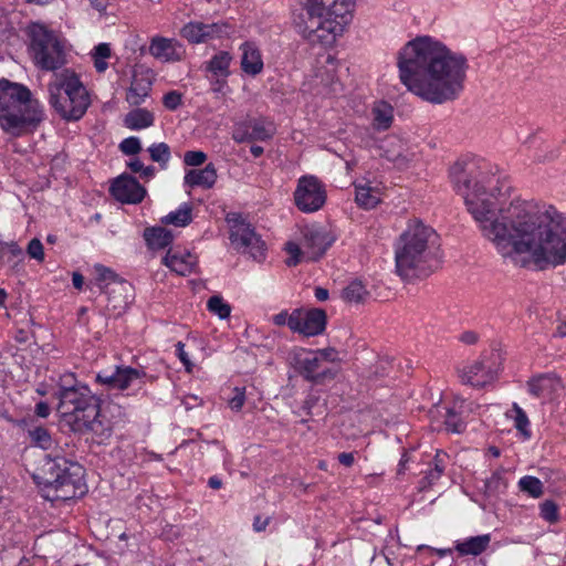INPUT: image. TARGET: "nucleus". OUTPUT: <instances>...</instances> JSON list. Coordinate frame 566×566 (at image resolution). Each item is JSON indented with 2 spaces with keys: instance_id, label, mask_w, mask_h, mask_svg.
<instances>
[{
  "instance_id": "f257e3e1",
  "label": "nucleus",
  "mask_w": 566,
  "mask_h": 566,
  "mask_svg": "<svg viewBox=\"0 0 566 566\" xmlns=\"http://www.w3.org/2000/svg\"><path fill=\"white\" fill-rule=\"evenodd\" d=\"M454 190L463 197L469 213L497 252L520 268L546 270L566 262V216L549 207L544 212L520 201L502 206V188L486 191L491 184L490 165L481 158L464 157L450 168Z\"/></svg>"
},
{
  "instance_id": "f03ea898",
  "label": "nucleus",
  "mask_w": 566,
  "mask_h": 566,
  "mask_svg": "<svg viewBox=\"0 0 566 566\" xmlns=\"http://www.w3.org/2000/svg\"><path fill=\"white\" fill-rule=\"evenodd\" d=\"M401 83L421 99L444 104L457 99L464 88L467 57L452 52L430 36H418L398 52Z\"/></svg>"
},
{
  "instance_id": "7ed1b4c3",
  "label": "nucleus",
  "mask_w": 566,
  "mask_h": 566,
  "mask_svg": "<svg viewBox=\"0 0 566 566\" xmlns=\"http://www.w3.org/2000/svg\"><path fill=\"white\" fill-rule=\"evenodd\" d=\"M397 273L405 279L428 276L439 265L438 234L421 221H412L400 234L395 252Z\"/></svg>"
},
{
  "instance_id": "20e7f679",
  "label": "nucleus",
  "mask_w": 566,
  "mask_h": 566,
  "mask_svg": "<svg viewBox=\"0 0 566 566\" xmlns=\"http://www.w3.org/2000/svg\"><path fill=\"white\" fill-rule=\"evenodd\" d=\"M33 480L42 496L51 502L69 501L86 493L83 467L64 457L45 455Z\"/></svg>"
},
{
  "instance_id": "39448f33",
  "label": "nucleus",
  "mask_w": 566,
  "mask_h": 566,
  "mask_svg": "<svg viewBox=\"0 0 566 566\" xmlns=\"http://www.w3.org/2000/svg\"><path fill=\"white\" fill-rule=\"evenodd\" d=\"M354 2L355 0H298L300 9L293 15V23L306 40L326 41L336 30V19L345 18Z\"/></svg>"
},
{
  "instance_id": "423d86ee",
  "label": "nucleus",
  "mask_w": 566,
  "mask_h": 566,
  "mask_svg": "<svg viewBox=\"0 0 566 566\" xmlns=\"http://www.w3.org/2000/svg\"><path fill=\"white\" fill-rule=\"evenodd\" d=\"M41 104L31 97L30 90L19 83L0 78V126L20 135L43 120Z\"/></svg>"
},
{
  "instance_id": "0eeeda50",
  "label": "nucleus",
  "mask_w": 566,
  "mask_h": 566,
  "mask_svg": "<svg viewBox=\"0 0 566 566\" xmlns=\"http://www.w3.org/2000/svg\"><path fill=\"white\" fill-rule=\"evenodd\" d=\"M49 101L55 112L65 120H78L86 113L91 99L87 90L77 75L64 72L49 84Z\"/></svg>"
},
{
  "instance_id": "6e6552de",
  "label": "nucleus",
  "mask_w": 566,
  "mask_h": 566,
  "mask_svg": "<svg viewBox=\"0 0 566 566\" xmlns=\"http://www.w3.org/2000/svg\"><path fill=\"white\" fill-rule=\"evenodd\" d=\"M71 376L62 378V384L55 394L59 399L56 407L63 422L72 430L80 421L96 415L101 399L84 384H71Z\"/></svg>"
},
{
  "instance_id": "1a4fd4ad",
  "label": "nucleus",
  "mask_w": 566,
  "mask_h": 566,
  "mask_svg": "<svg viewBox=\"0 0 566 566\" xmlns=\"http://www.w3.org/2000/svg\"><path fill=\"white\" fill-rule=\"evenodd\" d=\"M29 52L35 64L44 71H55L66 63L65 40L45 24L33 22L27 28Z\"/></svg>"
},
{
  "instance_id": "9d476101",
  "label": "nucleus",
  "mask_w": 566,
  "mask_h": 566,
  "mask_svg": "<svg viewBox=\"0 0 566 566\" xmlns=\"http://www.w3.org/2000/svg\"><path fill=\"white\" fill-rule=\"evenodd\" d=\"M302 233V248L294 242H287L285 245L290 255L286 260L289 266H295L302 260L317 261L335 241V237L322 227H306Z\"/></svg>"
},
{
  "instance_id": "9b49d317",
  "label": "nucleus",
  "mask_w": 566,
  "mask_h": 566,
  "mask_svg": "<svg viewBox=\"0 0 566 566\" xmlns=\"http://www.w3.org/2000/svg\"><path fill=\"white\" fill-rule=\"evenodd\" d=\"M227 221L230 226V241L234 249L250 254L253 260L261 261L264 258L265 244L254 228L239 213H229Z\"/></svg>"
},
{
  "instance_id": "f8f14e48",
  "label": "nucleus",
  "mask_w": 566,
  "mask_h": 566,
  "mask_svg": "<svg viewBox=\"0 0 566 566\" xmlns=\"http://www.w3.org/2000/svg\"><path fill=\"white\" fill-rule=\"evenodd\" d=\"M276 127L264 117H248L233 126L232 139L235 143L268 142L273 138Z\"/></svg>"
},
{
  "instance_id": "ddd939ff",
  "label": "nucleus",
  "mask_w": 566,
  "mask_h": 566,
  "mask_svg": "<svg viewBox=\"0 0 566 566\" xmlns=\"http://www.w3.org/2000/svg\"><path fill=\"white\" fill-rule=\"evenodd\" d=\"M296 207L303 212L319 210L326 200V192L322 182L314 176H304L298 179L294 192Z\"/></svg>"
},
{
  "instance_id": "4468645a",
  "label": "nucleus",
  "mask_w": 566,
  "mask_h": 566,
  "mask_svg": "<svg viewBox=\"0 0 566 566\" xmlns=\"http://www.w3.org/2000/svg\"><path fill=\"white\" fill-rule=\"evenodd\" d=\"M146 373L144 370L129 366H116L114 371H101L96 376V381L105 385L108 389L126 390L132 386L144 385Z\"/></svg>"
},
{
  "instance_id": "2eb2a0df",
  "label": "nucleus",
  "mask_w": 566,
  "mask_h": 566,
  "mask_svg": "<svg viewBox=\"0 0 566 566\" xmlns=\"http://www.w3.org/2000/svg\"><path fill=\"white\" fill-rule=\"evenodd\" d=\"M327 316L324 310L296 308L292 312L290 329L304 336H316L322 334L326 327Z\"/></svg>"
},
{
  "instance_id": "dca6fc26",
  "label": "nucleus",
  "mask_w": 566,
  "mask_h": 566,
  "mask_svg": "<svg viewBox=\"0 0 566 566\" xmlns=\"http://www.w3.org/2000/svg\"><path fill=\"white\" fill-rule=\"evenodd\" d=\"M232 28L227 22L203 23L200 21H191L184 25L180 31L182 38L190 43H202L211 39L229 35Z\"/></svg>"
},
{
  "instance_id": "f3484780",
  "label": "nucleus",
  "mask_w": 566,
  "mask_h": 566,
  "mask_svg": "<svg viewBox=\"0 0 566 566\" xmlns=\"http://www.w3.org/2000/svg\"><path fill=\"white\" fill-rule=\"evenodd\" d=\"M315 352H304L296 358L300 374L313 382H323L326 379L335 378L338 369L336 366L326 367L319 360Z\"/></svg>"
},
{
  "instance_id": "a211bd4d",
  "label": "nucleus",
  "mask_w": 566,
  "mask_h": 566,
  "mask_svg": "<svg viewBox=\"0 0 566 566\" xmlns=\"http://www.w3.org/2000/svg\"><path fill=\"white\" fill-rule=\"evenodd\" d=\"M71 431L80 434L91 433L93 440L101 444L111 438L113 428L111 421L101 415V405H98L96 415L84 418Z\"/></svg>"
},
{
  "instance_id": "6ab92c4d",
  "label": "nucleus",
  "mask_w": 566,
  "mask_h": 566,
  "mask_svg": "<svg viewBox=\"0 0 566 566\" xmlns=\"http://www.w3.org/2000/svg\"><path fill=\"white\" fill-rule=\"evenodd\" d=\"M109 191L116 200L124 203H138L146 195V189L129 175L116 178L111 185Z\"/></svg>"
},
{
  "instance_id": "aec40b11",
  "label": "nucleus",
  "mask_w": 566,
  "mask_h": 566,
  "mask_svg": "<svg viewBox=\"0 0 566 566\" xmlns=\"http://www.w3.org/2000/svg\"><path fill=\"white\" fill-rule=\"evenodd\" d=\"M562 387L560 379L554 374L537 375L527 381L528 392L544 401L552 400Z\"/></svg>"
},
{
  "instance_id": "412c9836",
  "label": "nucleus",
  "mask_w": 566,
  "mask_h": 566,
  "mask_svg": "<svg viewBox=\"0 0 566 566\" xmlns=\"http://www.w3.org/2000/svg\"><path fill=\"white\" fill-rule=\"evenodd\" d=\"M181 45L174 39L155 36L149 45V53L164 62H175L181 59Z\"/></svg>"
},
{
  "instance_id": "4be33fe9",
  "label": "nucleus",
  "mask_w": 566,
  "mask_h": 566,
  "mask_svg": "<svg viewBox=\"0 0 566 566\" xmlns=\"http://www.w3.org/2000/svg\"><path fill=\"white\" fill-rule=\"evenodd\" d=\"M163 263L171 271L185 276L193 271L197 258L188 251L169 250L164 256Z\"/></svg>"
},
{
  "instance_id": "5701e85b",
  "label": "nucleus",
  "mask_w": 566,
  "mask_h": 566,
  "mask_svg": "<svg viewBox=\"0 0 566 566\" xmlns=\"http://www.w3.org/2000/svg\"><path fill=\"white\" fill-rule=\"evenodd\" d=\"M494 377L495 371L491 367H486L483 360L474 363L461 375L463 384L478 388L491 382Z\"/></svg>"
},
{
  "instance_id": "b1692460",
  "label": "nucleus",
  "mask_w": 566,
  "mask_h": 566,
  "mask_svg": "<svg viewBox=\"0 0 566 566\" xmlns=\"http://www.w3.org/2000/svg\"><path fill=\"white\" fill-rule=\"evenodd\" d=\"M151 90L150 78L142 73H134L126 101L134 106L140 105Z\"/></svg>"
},
{
  "instance_id": "393cba45",
  "label": "nucleus",
  "mask_w": 566,
  "mask_h": 566,
  "mask_svg": "<svg viewBox=\"0 0 566 566\" xmlns=\"http://www.w3.org/2000/svg\"><path fill=\"white\" fill-rule=\"evenodd\" d=\"M218 175L213 164H208L203 169L189 170L185 176V184L190 187L210 189L214 186Z\"/></svg>"
},
{
  "instance_id": "a878e982",
  "label": "nucleus",
  "mask_w": 566,
  "mask_h": 566,
  "mask_svg": "<svg viewBox=\"0 0 566 566\" xmlns=\"http://www.w3.org/2000/svg\"><path fill=\"white\" fill-rule=\"evenodd\" d=\"M241 67L249 75H256L263 69L260 51L253 43L245 42L241 45Z\"/></svg>"
},
{
  "instance_id": "bb28decb",
  "label": "nucleus",
  "mask_w": 566,
  "mask_h": 566,
  "mask_svg": "<svg viewBox=\"0 0 566 566\" xmlns=\"http://www.w3.org/2000/svg\"><path fill=\"white\" fill-rule=\"evenodd\" d=\"M491 535L483 534L469 537L462 542H457L455 549L460 555L478 556L482 554L490 545Z\"/></svg>"
},
{
  "instance_id": "cd10ccee",
  "label": "nucleus",
  "mask_w": 566,
  "mask_h": 566,
  "mask_svg": "<svg viewBox=\"0 0 566 566\" xmlns=\"http://www.w3.org/2000/svg\"><path fill=\"white\" fill-rule=\"evenodd\" d=\"M144 239L151 250L165 249L172 242V233L163 227H151L144 230Z\"/></svg>"
},
{
  "instance_id": "c85d7f7f",
  "label": "nucleus",
  "mask_w": 566,
  "mask_h": 566,
  "mask_svg": "<svg viewBox=\"0 0 566 566\" xmlns=\"http://www.w3.org/2000/svg\"><path fill=\"white\" fill-rule=\"evenodd\" d=\"M154 114L146 108H135L126 114L124 124L127 128L139 130L154 125Z\"/></svg>"
},
{
  "instance_id": "c756f323",
  "label": "nucleus",
  "mask_w": 566,
  "mask_h": 566,
  "mask_svg": "<svg viewBox=\"0 0 566 566\" xmlns=\"http://www.w3.org/2000/svg\"><path fill=\"white\" fill-rule=\"evenodd\" d=\"M373 127L377 130L388 129L394 119V109L390 104L386 102H378L374 105L373 111Z\"/></svg>"
},
{
  "instance_id": "7c9ffc66",
  "label": "nucleus",
  "mask_w": 566,
  "mask_h": 566,
  "mask_svg": "<svg viewBox=\"0 0 566 566\" xmlns=\"http://www.w3.org/2000/svg\"><path fill=\"white\" fill-rule=\"evenodd\" d=\"M94 270L96 273V280L98 282H107L115 284V287L109 293L118 292L119 294H122L126 293L130 289V285L126 281L120 280L112 269L106 268L102 264H95Z\"/></svg>"
},
{
  "instance_id": "2f4dec72",
  "label": "nucleus",
  "mask_w": 566,
  "mask_h": 566,
  "mask_svg": "<svg viewBox=\"0 0 566 566\" xmlns=\"http://www.w3.org/2000/svg\"><path fill=\"white\" fill-rule=\"evenodd\" d=\"M230 62L231 55L226 51H221L206 63V71L212 73L214 76L227 77L229 75Z\"/></svg>"
},
{
  "instance_id": "473e14b6",
  "label": "nucleus",
  "mask_w": 566,
  "mask_h": 566,
  "mask_svg": "<svg viewBox=\"0 0 566 566\" xmlns=\"http://www.w3.org/2000/svg\"><path fill=\"white\" fill-rule=\"evenodd\" d=\"M27 432L31 443L35 447L43 450H50L54 444V440L49 429L43 426H32Z\"/></svg>"
},
{
  "instance_id": "72a5a7b5",
  "label": "nucleus",
  "mask_w": 566,
  "mask_h": 566,
  "mask_svg": "<svg viewBox=\"0 0 566 566\" xmlns=\"http://www.w3.org/2000/svg\"><path fill=\"white\" fill-rule=\"evenodd\" d=\"M192 208L188 203L181 205L176 211L169 212L161 219L163 223L174 224L176 227H186L192 220Z\"/></svg>"
},
{
  "instance_id": "f704fd0d",
  "label": "nucleus",
  "mask_w": 566,
  "mask_h": 566,
  "mask_svg": "<svg viewBox=\"0 0 566 566\" xmlns=\"http://www.w3.org/2000/svg\"><path fill=\"white\" fill-rule=\"evenodd\" d=\"M355 200L364 209H373L380 201L378 191L369 186H357Z\"/></svg>"
},
{
  "instance_id": "c9c22d12",
  "label": "nucleus",
  "mask_w": 566,
  "mask_h": 566,
  "mask_svg": "<svg viewBox=\"0 0 566 566\" xmlns=\"http://www.w3.org/2000/svg\"><path fill=\"white\" fill-rule=\"evenodd\" d=\"M368 295L369 293L360 281H353L343 290V298L348 303H363Z\"/></svg>"
},
{
  "instance_id": "e433bc0d",
  "label": "nucleus",
  "mask_w": 566,
  "mask_h": 566,
  "mask_svg": "<svg viewBox=\"0 0 566 566\" xmlns=\"http://www.w3.org/2000/svg\"><path fill=\"white\" fill-rule=\"evenodd\" d=\"M148 153L153 161L158 163L165 169L170 160V147L166 143L153 144L148 147Z\"/></svg>"
},
{
  "instance_id": "4c0bfd02",
  "label": "nucleus",
  "mask_w": 566,
  "mask_h": 566,
  "mask_svg": "<svg viewBox=\"0 0 566 566\" xmlns=\"http://www.w3.org/2000/svg\"><path fill=\"white\" fill-rule=\"evenodd\" d=\"M507 483L504 478V470H496L484 482L485 492L489 495L501 493L505 490Z\"/></svg>"
},
{
  "instance_id": "58836bf2",
  "label": "nucleus",
  "mask_w": 566,
  "mask_h": 566,
  "mask_svg": "<svg viewBox=\"0 0 566 566\" xmlns=\"http://www.w3.org/2000/svg\"><path fill=\"white\" fill-rule=\"evenodd\" d=\"M111 56V46L108 43H99L96 45L92 52V57L94 61V67L98 73H103L107 70L108 64L106 59Z\"/></svg>"
},
{
  "instance_id": "ea45409f",
  "label": "nucleus",
  "mask_w": 566,
  "mask_h": 566,
  "mask_svg": "<svg viewBox=\"0 0 566 566\" xmlns=\"http://www.w3.org/2000/svg\"><path fill=\"white\" fill-rule=\"evenodd\" d=\"M207 308L221 319L228 318L231 314V306L220 295L211 296L207 302Z\"/></svg>"
},
{
  "instance_id": "a19ab883",
  "label": "nucleus",
  "mask_w": 566,
  "mask_h": 566,
  "mask_svg": "<svg viewBox=\"0 0 566 566\" xmlns=\"http://www.w3.org/2000/svg\"><path fill=\"white\" fill-rule=\"evenodd\" d=\"M518 486L521 491L536 499L542 496L544 493L541 480L532 475L523 476L518 482Z\"/></svg>"
},
{
  "instance_id": "79ce46f5",
  "label": "nucleus",
  "mask_w": 566,
  "mask_h": 566,
  "mask_svg": "<svg viewBox=\"0 0 566 566\" xmlns=\"http://www.w3.org/2000/svg\"><path fill=\"white\" fill-rule=\"evenodd\" d=\"M462 408L463 406H460V409ZM462 412L463 410L457 411L455 408H450L446 410L444 424L447 427V430L454 433H461L464 430L465 422L460 417V413Z\"/></svg>"
},
{
  "instance_id": "37998d69",
  "label": "nucleus",
  "mask_w": 566,
  "mask_h": 566,
  "mask_svg": "<svg viewBox=\"0 0 566 566\" xmlns=\"http://www.w3.org/2000/svg\"><path fill=\"white\" fill-rule=\"evenodd\" d=\"M512 410L515 412L514 417V426L517 429L518 432L522 433V436L526 439L531 437L530 431V420L525 411L516 403L514 402L512 406Z\"/></svg>"
},
{
  "instance_id": "c03bdc74",
  "label": "nucleus",
  "mask_w": 566,
  "mask_h": 566,
  "mask_svg": "<svg viewBox=\"0 0 566 566\" xmlns=\"http://www.w3.org/2000/svg\"><path fill=\"white\" fill-rule=\"evenodd\" d=\"M1 251H4V253L10 254L8 261H12V270L18 271L20 263L23 262L24 260L22 249L18 244L12 243L10 245L1 247Z\"/></svg>"
},
{
  "instance_id": "a18cd8bd",
  "label": "nucleus",
  "mask_w": 566,
  "mask_h": 566,
  "mask_svg": "<svg viewBox=\"0 0 566 566\" xmlns=\"http://www.w3.org/2000/svg\"><path fill=\"white\" fill-rule=\"evenodd\" d=\"M119 149L123 154L133 156L142 150V144L138 137H127L119 144Z\"/></svg>"
},
{
  "instance_id": "49530a36",
  "label": "nucleus",
  "mask_w": 566,
  "mask_h": 566,
  "mask_svg": "<svg viewBox=\"0 0 566 566\" xmlns=\"http://www.w3.org/2000/svg\"><path fill=\"white\" fill-rule=\"evenodd\" d=\"M541 516L547 522H556L558 520L557 505L555 502L546 500L541 504Z\"/></svg>"
},
{
  "instance_id": "de8ad7c7",
  "label": "nucleus",
  "mask_w": 566,
  "mask_h": 566,
  "mask_svg": "<svg viewBox=\"0 0 566 566\" xmlns=\"http://www.w3.org/2000/svg\"><path fill=\"white\" fill-rule=\"evenodd\" d=\"M164 106L169 111H176L182 104V94L177 91H170L163 97Z\"/></svg>"
},
{
  "instance_id": "09e8293b",
  "label": "nucleus",
  "mask_w": 566,
  "mask_h": 566,
  "mask_svg": "<svg viewBox=\"0 0 566 566\" xmlns=\"http://www.w3.org/2000/svg\"><path fill=\"white\" fill-rule=\"evenodd\" d=\"M207 159V155L201 150H188L185 153L184 163L187 166H201Z\"/></svg>"
},
{
  "instance_id": "8fccbe9b",
  "label": "nucleus",
  "mask_w": 566,
  "mask_h": 566,
  "mask_svg": "<svg viewBox=\"0 0 566 566\" xmlns=\"http://www.w3.org/2000/svg\"><path fill=\"white\" fill-rule=\"evenodd\" d=\"M27 252L30 255V258H32V259H34V260H36L39 262H42L44 260L43 244L36 238L32 239L29 242L28 248H27Z\"/></svg>"
},
{
  "instance_id": "3c124183",
  "label": "nucleus",
  "mask_w": 566,
  "mask_h": 566,
  "mask_svg": "<svg viewBox=\"0 0 566 566\" xmlns=\"http://www.w3.org/2000/svg\"><path fill=\"white\" fill-rule=\"evenodd\" d=\"M233 397L229 400V406L232 410L239 411L244 405L245 401V389L235 387L233 389Z\"/></svg>"
},
{
  "instance_id": "603ef678",
  "label": "nucleus",
  "mask_w": 566,
  "mask_h": 566,
  "mask_svg": "<svg viewBox=\"0 0 566 566\" xmlns=\"http://www.w3.org/2000/svg\"><path fill=\"white\" fill-rule=\"evenodd\" d=\"M315 354L319 356L318 358L323 363V365L325 363H335L339 360L337 350L332 347L315 350Z\"/></svg>"
},
{
  "instance_id": "864d4df0",
  "label": "nucleus",
  "mask_w": 566,
  "mask_h": 566,
  "mask_svg": "<svg viewBox=\"0 0 566 566\" xmlns=\"http://www.w3.org/2000/svg\"><path fill=\"white\" fill-rule=\"evenodd\" d=\"M442 474L443 473L441 469H430L429 471H427L424 478L420 482L421 489L423 490L426 488L431 486L436 481H438L441 478Z\"/></svg>"
},
{
  "instance_id": "5fc2aeb1",
  "label": "nucleus",
  "mask_w": 566,
  "mask_h": 566,
  "mask_svg": "<svg viewBox=\"0 0 566 566\" xmlns=\"http://www.w3.org/2000/svg\"><path fill=\"white\" fill-rule=\"evenodd\" d=\"M176 352H177L178 358L180 359V361L186 367V370L187 371H191L192 364H191V361H190V359L188 357V354L185 352V344L182 342H178L176 344Z\"/></svg>"
},
{
  "instance_id": "6e6d98bb",
  "label": "nucleus",
  "mask_w": 566,
  "mask_h": 566,
  "mask_svg": "<svg viewBox=\"0 0 566 566\" xmlns=\"http://www.w3.org/2000/svg\"><path fill=\"white\" fill-rule=\"evenodd\" d=\"M273 323L277 326L287 325L290 327V322L292 321V313L289 314L286 311H282L279 314L273 316Z\"/></svg>"
},
{
  "instance_id": "4d7b16f0",
  "label": "nucleus",
  "mask_w": 566,
  "mask_h": 566,
  "mask_svg": "<svg viewBox=\"0 0 566 566\" xmlns=\"http://www.w3.org/2000/svg\"><path fill=\"white\" fill-rule=\"evenodd\" d=\"M338 462L346 468H349L355 462V453L354 452H342L337 455Z\"/></svg>"
},
{
  "instance_id": "13d9d810",
  "label": "nucleus",
  "mask_w": 566,
  "mask_h": 566,
  "mask_svg": "<svg viewBox=\"0 0 566 566\" xmlns=\"http://www.w3.org/2000/svg\"><path fill=\"white\" fill-rule=\"evenodd\" d=\"M270 523V517L262 518L260 515H256L253 521V530L255 532H262L266 528Z\"/></svg>"
},
{
  "instance_id": "bf43d9fd",
  "label": "nucleus",
  "mask_w": 566,
  "mask_h": 566,
  "mask_svg": "<svg viewBox=\"0 0 566 566\" xmlns=\"http://www.w3.org/2000/svg\"><path fill=\"white\" fill-rule=\"evenodd\" d=\"M478 334L472 331H467L460 336V340L467 345H473L478 342Z\"/></svg>"
},
{
  "instance_id": "052dcab7",
  "label": "nucleus",
  "mask_w": 566,
  "mask_h": 566,
  "mask_svg": "<svg viewBox=\"0 0 566 566\" xmlns=\"http://www.w3.org/2000/svg\"><path fill=\"white\" fill-rule=\"evenodd\" d=\"M35 415L41 418H46L50 415V406L44 401L38 402L35 405Z\"/></svg>"
},
{
  "instance_id": "680f3d73",
  "label": "nucleus",
  "mask_w": 566,
  "mask_h": 566,
  "mask_svg": "<svg viewBox=\"0 0 566 566\" xmlns=\"http://www.w3.org/2000/svg\"><path fill=\"white\" fill-rule=\"evenodd\" d=\"M411 460L409 453L406 451L402 453V457L399 461V464H398V470H397V473L398 474H403L406 469H407V463Z\"/></svg>"
},
{
  "instance_id": "e2e57ef3",
  "label": "nucleus",
  "mask_w": 566,
  "mask_h": 566,
  "mask_svg": "<svg viewBox=\"0 0 566 566\" xmlns=\"http://www.w3.org/2000/svg\"><path fill=\"white\" fill-rule=\"evenodd\" d=\"M108 302L109 304H112L113 308H124L127 304H128V298L127 296H124L123 300H116L115 296H111L108 297Z\"/></svg>"
},
{
  "instance_id": "0e129e2a",
  "label": "nucleus",
  "mask_w": 566,
  "mask_h": 566,
  "mask_svg": "<svg viewBox=\"0 0 566 566\" xmlns=\"http://www.w3.org/2000/svg\"><path fill=\"white\" fill-rule=\"evenodd\" d=\"M128 167L133 172H140L144 170V164L138 158H134L128 163Z\"/></svg>"
},
{
  "instance_id": "69168bd1",
  "label": "nucleus",
  "mask_w": 566,
  "mask_h": 566,
  "mask_svg": "<svg viewBox=\"0 0 566 566\" xmlns=\"http://www.w3.org/2000/svg\"><path fill=\"white\" fill-rule=\"evenodd\" d=\"M72 283H73V286L76 289V290H82L83 285H84V277L81 273L78 272H73L72 274Z\"/></svg>"
},
{
  "instance_id": "338daca9",
  "label": "nucleus",
  "mask_w": 566,
  "mask_h": 566,
  "mask_svg": "<svg viewBox=\"0 0 566 566\" xmlns=\"http://www.w3.org/2000/svg\"><path fill=\"white\" fill-rule=\"evenodd\" d=\"M93 8H95L98 12H103L106 10L109 0H88Z\"/></svg>"
},
{
  "instance_id": "774afa93",
  "label": "nucleus",
  "mask_w": 566,
  "mask_h": 566,
  "mask_svg": "<svg viewBox=\"0 0 566 566\" xmlns=\"http://www.w3.org/2000/svg\"><path fill=\"white\" fill-rule=\"evenodd\" d=\"M315 297L317 298V301L324 302L328 298V291L324 287L318 286L315 289Z\"/></svg>"
}]
</instances>
